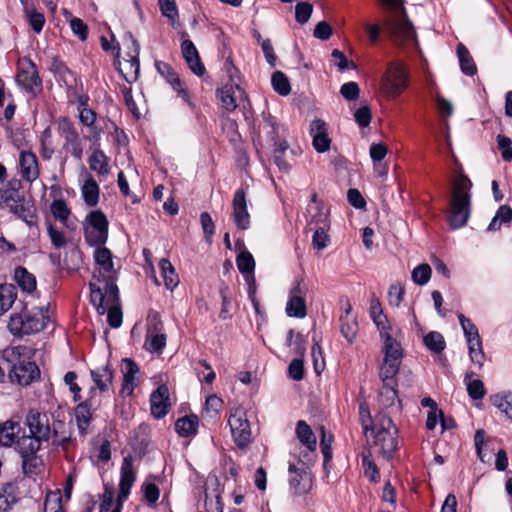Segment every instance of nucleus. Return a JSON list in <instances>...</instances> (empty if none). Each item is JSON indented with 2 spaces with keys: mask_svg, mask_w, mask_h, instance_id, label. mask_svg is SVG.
Segmentation results:
<instances>
[{
  "mask_svg": "<svg viewBox=\"0 0 512 512\" xmlns=\"http://www.w3.org/2000/svg\"><path fill=\"white\" fill-rule=\"evenodd\" d=\"M90 300L100 315L107 314L112 328L122 324V311L119 305L118 288L111 277L100 279L93 275L90 282Z\"/></svg>",
  "mask_w": 512,
  "mask_h": 512,
  "instance_id": "1",
  "label": "nucleus"
},
{
  "mask_svg": "<svg viewBox=\"0 0 512 512\" xmlns=\"http://www.w3.org/2000/svg\"><path fill=\"white\" fill-rule=\"evenodd\" d=\"M472 182L469 177L460 173L452 183L447 222L452 230L465 227L472 212Z\"/></svg>",
  "mask_w": 512,
  "mask_h": 512,
  "instance_id": "2",
  "label": "nucleus"
},
{
  "mask_svg": "<svg viewBox=\"0 0 512 512\" xmlns=\"http://www.w3.org/2000/svg\"><path fill=\"white\" fill-rule=\"evenodd\" d=\"M373 435V443L380 448L383 457L390 460L398 450L399 430L392 418L386 413L375 415V425L370 430Z\"/></svg>",
  "mask_w": 512,
  "mask_h": 512,
  "instance_id": "3",
  "label": "nucleus"
},
{
  "mask_svg": "<svg viewBox=\"0 0 512 512\" xmlns=\"http://www.w3.org/2000/svg\"><path fill=\"white\" fill-rule=\"evenodd\" d=\"M410 76L406 65L401 61H391L380 80V89L388 99L398 98L409 86Z\"/></svg>",
  "mask_w": 512,
  "mask_h": 512,
  "instance_id": "4",
  "label": "nucleus"
},
{
  "mask_svg": "<svg viewBox=\"0 0 512 512\" xmlns=\"http://www.w3.org/2000/svg\"><path fill=\"white\" fill-rule=\"evenodd\" d=\"M50 319L48 308L36 307L22 314H13L8 327L12 334H32L43 330Z\"/></svg>",
  "mask_w": 512,
  "mask_h": 512,
  "instance_id": "5",
  "label": "nucleus"
},
{
  "mask_svg": "<svg viewBox=\"0 0 512 512\" xmlns=\"http://www.w3.org/2000/svg\"><path fill=\"white\" fill-rule=\"evenodd\" d=\"M401 363L402 359H383L380 366L379 378L382 381V388L379 392V401L385 408L392 407L396 400H398V403L401 406V400L398 399V381L396 379L397 374L400 372Z\"/></svg>",
  "mask_w": 512,
  "mask_h": 512,
  "instance_id": "6",
  "label": "nucleus"
},
{
  "mask_svg": "<svg viewBox=\"0 0 512 512\" xmlns=\"http://www.w3.org/2000/svg\"><path fill=\"white\" fill-rule=\"evenodd\" d=\"M27 349L24 347H13L4 351L7 358H18L12 365L9 376L12 382L26 386L39 378L40 371L35 362L30 361L24 355Z\"/></svg>",
  "mask_w": 512,
  "mask_h": 512,
  "instance_id": "7",
  "label": "nucleus"
},
{
  "mask_svg": "<svg viewBox=\"0 0 512 512\" xmlns=\"http://www.w3.org/2000/svg\"><path fill=\"white\" fill-rule=\"evenodd\" d=\"M85 240L90 246H103L108 238V220L100 210L87 214L84 224Z\"/></svg>",
  "mask_w": 512,
  "mask_h": 512,
  "instance_id": "8",
  "label": "nucleus"
},
{
  "mask_svg": "<svg viewBox=\"0 0 512 512\" xmlns=\"http://www.w3.org/2000/svg\"><path fill=\"white\" fill-rule=\"evenodd\" d=\"M16 81L26 92L36 96L42 90V80L39 77L36 65L27 57L17 62Z\"/></svg>",
  "mask_w": 512,
  "mask_h": 512,
  "instance_id": "9",
  "label": "nucleus"
},
{
  "mask_svg": "<svg viewBox=\"0 0 512 512\" xmlns=\"http://www.w3.org/2000/svg\"><path fill=\"white\" fill-rule=\"evenodd\" d=\"M458 319L468 343L470 359L474 364H477L481 367L483 365L485 355L483 352L482 340L479 335L478 328L464 314H459Z\"/></svg>",
  "mask_w": 512,
  "mask_h": 512,
  "instance_id": "10",
  "label": "nucleus"
},
{
  "mask_svg": "<svg viewBox=\"0 0 512 512\" xmlns=\"http://www.w3.org/2000/svg\"><path fill=\"white\" fill-rule=\"evenodd\" d=\"M375 325L377 326L380 337L383 341L382 352L384 354L383 359L387 360H399L403 359V351L401 344L392 336L391 326L386 315H378L374 317Z\"/></svg>",
  "mask_w": 512,
  "mask_h": 512,
  "instance_id": "11",
  "label": "nucleus"
},
{
  "mask_svg": "<svg viewBox=\"0 0 512 512\" xmlns=\"http://www.w3.org/2000/svg\"><path fill=\"white\" fill-rule=\"evenodd\" d=\"M228 424L236 446L240 449L246 448L252 441L246 412L240 408L235 409L230 413Z\"/></svg>",
  "mask_w": 512,
  "mask_h": 512,
  "instance_id": "12",
  "label": "nucleus"
},
{
  "mask_svg": "<svg viewBox=\"0 0 512 512\" xmlns=\"http://www.w3.org/2000/svg\"><path fill=\"white\" fill-rule=\"evenodd\" d=\"M3 206L28 225L36 223L34 206L17 192H10L9 195H6L3 200Z\"/></svg>",
  "mask_w": 512,
  "mask_h": 512,
  "instance_id": "13",
  "label": "nucleus"
},
{
  "mask_svg": "<svg viewBox=\"0 0 512 512\" xmlns=\"http://www.w3.org/2000/svg\"><path fill=\"white\" fill-rule=\"evenodd\" d=\"M97 391L94 388L90 389V396L84 402L80 403L75 408V419L79 434L85 436L89 433V427L92 420V410L99 405L96 398Z\"/></svg>",
  "mask_w": 512,
  "mask_h": 512,
  "instance_id": "14",
  "label": "nucleus"
},
{
  "mask_svg": "<svg viewBox=\"0 0 512 512\" xmlns=\"http://www.w3.org/2000/svg\"><path fill=\"white\" fill-rule=\"evenodd\" d=\"M29 432L37 439L47 442L51 436L49 417L45 412L30 410L25 421Z\"/></svg>",
  "mask_w": 512,
  "mask_h": 512,
  "instance_id": "15",
  "label": "nucleus"
},
{
  "mask_svg": "<svg viewBox=\"0 0 512 512\" xmlns=\"http://www.w3.org/2000/svg\"><path fill=\"white\" fill-rule=\"evenodd\" d=\"M232 218L236 227L240 230H247L250 227V214L247 209L246 191L243 187L238 188L232 200Z\"/></svg>",
  "mask_w": 512,
  "mask_h": 512,
  "instance_id": "16",
  "label": "nucleus"
},
{
  "mask_svg": "<svg viewBox=\"0 0 512 512\" xmlns=\"http://www.w3.org/2000/svg\"><path fill=\"white\" fill-rule=\"evenodd\" d=\"M170 394L166 384H161L150 395L151 414L156 419L165 417L170 410Z\"/></svg>",
  "mask_w": 512,
  "mask_h": 512,
  "instance_id": "17",
  "label": "nucleus"
},
{
  "mask_svg": "<svg viewBox=\"0 0 512 512\" xmlns=\"http://www.w3.org/2000/svg\"><path fill=\"white\" fill-rule=\"evenodd\" d=\"M261 117L262 121L258 126V137H260V132H263L266 141L273 147L277 146L281 142L279 141L280 133L284 130L282 124L269 111H263Z\"/></svg>",
  "mask_w": 512,
  "mask_h": 512,
  "instance_id": "18",
  "label": "nucleus"
},
{
  "mask_svg": "<svg viewBox=\"0 0 512 512\" xmlns=\"http://www.w3.org/2000/svg\"><path fill=\"white\" fill-rule=\"evenodd\" d=\"M19 174L29 182H34L39 177V164L36 155L27 150H21L18 159Z\"/></svg>",
  "mask_w": 512,
  "mask_h": 512,
  "instance_id": "19",
  "label": "nucleus"
},
{
  "mask_svg": "<svg viewBox=\"0 0 512 512\" xmlns=\"http://www.w3.org/2000/svg\"><path fill=\"white\" fill-rule=\"evenodd\" d=\"M181 52L189 69L201 77L206 73V68L201 61L198 50L190 39H184L181 43Z\"/></svg>",
  "mask_w": 512,
  "mask_h": 512,
  "instance_id": "20",
  "label": "nucleus"
},
{
  "mask_svg": "<svg viewBox=\"0 0 512 512\" xmlns=\"http://www.w3.org/2000/svg\"><path fill=\"white\" fill-rule=\"evenodd\" d=\"M310 134L312 136V145L318 153H324L329 150L331 139L328 136L325 121L315 119L310 124Z\"/></svg>",
  "mask_w": 512,
  "mask_h": 512,
  "instance_id": "21",
  "label": "nucleus"
},
{
  "mask_svg": "<svg viewBox=\"0 0 512 512\" xmlns=\"http://www.w3.org/2000/svg\"><path fill=\"white\" fill-rule=\"evenodd\" d=\"M235 90L241 91L240 86L226 84L215 91L218 105L227 112H233L237 108Z\"/></svg>",
  "mask_w": 512,
  "mask_h": 512,
  "instance_id": "22",
  "label": "nucleus"
},
{
  "mask_svg": "<svg viewBox=\"0 0 512 512\" xmlns=\"http://www.w3.org/2000/svg\"><path fill=\"white\" fill-rule=\"evenodd\" d=\"M352 306L347 302L345 312L340 316V332L342 336L349 342L353 343L358 332V322L356 318L351 314Z\"/></svg>",
  "mask_w": 512,
  "mask_h": 512,
  "instance_id": "23",
  "label": "nucleus"
},
{
  "mask_svg": "<svg viewBox=\"0 0 512 512\" xmlns=\"http://www.w3.org/2000/svg\"><path fill=\"white\" fill-rule=\"evenodd\" d=\"M386 28L391 36L402 40H410L415 36L412 23L405 19L403 21H387Z\"/></svg>",
  "mask_w": 512,
  "mask_h": 512,
  "instance_id": "24",
  "label": "nucleus"
},
{
  "mask_svg": "<svg viewBox=\"0 0 512 512\" xmlns=\"http://www.w3.org/2000/svg\"><path fill=\"white\" fill-rule=\"evenodd\" d=\"M89 168L96 172L98 176L105 177L110 172L109 159L99 149H93L88 158Z\"/></svg>",
  "mask_w": 512,
  "mask_h": 512,
  "instance_id": "25",
  "label": "nucleus"
},
{
  "mask_svg": "<svg viewBox=\"0 0 512 512\" xmlns=\"http://www.w3.org/2000/svg\"><path fill=\"white\" fill-rule=\"evenodd\" d=\"M199 420L194 414L179 418L175 422V431L180 437H191L197 434Z\"/></svg>",
  "mask_w": 512,
  "mask_h": 512,
  "instance_id": "26",
  "label": "nucleus"
},
{
  "mask_svg": "<svg viewBox=\"0 0 512 512\" xmlns=\"http://www.w3.org/2000/svg\"><path fill=\"white\" fill-rule=\"evenodd\" d=\"M456 52L462 73L467 76H474L477 73V66L468 48L463 43H458Z\"/></svg>",
  "mask_w": 512,
  "mask_h": 512,
  "instance_id": "27",
  "label": "nucleus"
},
{
  "mask_svg": "<svg viewBox=\"0 0 512 512\" xmlns=\"http://www.w3.org/2000/svg\"><path fill=\"white\" fill-rule=\"evenodd\" d=\"M296 435L299 441L305 445L310 451H315L317 440L311 427L304 421L299 420L296 424Z\"/></svg>",
  "mask_w": 512,
  "mask_h": 512,
  "instance_id": "28",
  "label": "nucleus"
},
{
  "mask_svg": "<svg viewBox=\"0 0 512 512\" xmlns=\"http://www.w3.org/2000/svg\"><path fill=\"white\" fill-rule=\"evenodd\" d=\"M42 442H44V440L37 439V437L31 434L22 437L21 440L17 442V448L24 459V463L40 449Z\"/></svg>",
  "mask_w": 512,
  "mask_h": 512,
  "instance_id": "29",
  "label": "nucleus"
},
{
  "mask_svg": "<svg viewBox=\"0 0 512 512\" xmlns=\"http://www.w3.org/2000/svg\"><path fill=\"white\" fill-rule=\"evenodd\" d=\"M20 431L21 427L16 422L6 421L0 424V444L2 446L10 447L15 443Z\"/></svg>",
  "mask_w": 512,
  "mask_h": 512,
  "instance_id": "30",
  "label": "nucleus"
},
{
  "mask_svg": "<svg viewBox=\"0 0 512 512\" xmlns=\"http://www.w3.org/2000/svg\"><path fill=\"white\" fill-rule=\"evenodd\" d=\"M167 336L162 331L146 332L144 348L151 353L161 354L166 347Z\"/></svg>",
  "mask_w": 512,
  "mask_h": 512,
  "instance_id": "31",
  "label": "nucleus"
},
{
  "mask_svg": "<svg viewBox=\"0 0 512 512\" xmlns=\"http://www.w3.org/2000/svg\"><path fill=\"white\" fill-rule=\"evenodd\" d=\"M17 297V290L12 284H0V316L10 310Z\"/></svg>",
  "mask_w": 512,
  "mask_h": 512,
  "instance_id": "32",
  "label": "nucleus"
},
{
  "mask_svg": "<svg viewBox=\"0 0 512 512\" xmlns=\"http://www.w3.org/2000/svg\"><path fill=\"white\" fill-rule=\"evenodd\" d=\"M159 267L164 279L165 287L172 291L179 284V277L173 265L168 259L162 258L159 261Z\"/></svg>",
  "mask_w": 512,
  "mask_h": 512,
  "instance_id": "33",
  "label": "nucleus"
},
{
  "mask_svg": "<svg viewBox=\"0 0 512 512\" xmlns=\"http://www.w3.org/2000/svg\"><path fill=\"white\" fill-rule=\"evenodd\" d=\"M223 400L215 394L206 398L205 408L202 417L207 421L215 422L219 418V412L222 409Z\"/></svg>",
  "mask_w": 512,
  "mask_h": 512,
  "instance_id": "34",
  "label": "nucleus"
},
{
  "mask_svg": "<svg viewBox=\"0 0 512 512\" xmlns=\"http://www.w3.org/2000/svg\"><path fill=\"white\" fill-rule=\"evenodd\" d=\"M474 375V372L466 373L464 382L466 384L469 397L473 400H481L486 395V389L484 387V383L480 379L471 380V377Z\"/></svg>",
  "mask_w": 512,
  "mask_h": 512,
  "instance_id": "35",
  "label": "nucleus"
},
{
  "mask_svg": "<svg viewBox=\"0 0 512 512\" xmlns=\"http://www.w3.org/2000/svg\"><path fill=\"white\" fill-rule=\"evenodd\" d=\"M128 496V456L123 457L120 479V493L116 502V506L111 512H121L123 501Z\"/></svg>",
  "mask_w": 512,
  "mask_h": 512,
  "instance_id": "36",
  "label": "nucleus"
},
{
  "mask_svg": "<svg viewBox=\"0 0 512 512\" xmlns=\"http://www.w3.org/2000/svg\"><path fill=\"white\" fill-rule=\"evenodd\" d=\"M90 458L97 463H107L111 458L110 442L105 439L94 442Z\"/></svg>",
  "mask_w": 512,
  "mask_h": 512,
  "instance_id": "37",
  "label": "nucleus"
},
{
  "mask_svg": "<svg viewBox=\"0 0 512 512\" xmlns=\"http://www.w3.org/2000/svg\"><path fill=\"white\" fill-rule=\"evenodd\" d=\"M155 67L157 72L171 85L172 88H176L181 84V79L178 73L174 70V68L161 60L155 61Z\"/></svg>",
  "mask_w": 512,
  "mask_h": 512,
  "instance_id": "38",
  "label": "nucleus"
},
{
  "mask_svg": "<svg viewBox=\"0 0 512 512\" xmlns=\"http://www.w3.org/2000/svg\"><path fill=\"white\" fill-rule=\"evenodd\" d=\"M361 463L364 469V476L368 478L371 482H379L380 472L376 463L372 459V454L370 450L362 453Z\"/></svg>",
  "mask_w": 512,
  "mask_h": 512,
  "instance_id": "39",
  "label": "nucleus"
},
{
  "mask_svg": "<svg viewBox=\"0 0 512 512\" xmlns=\"http://www.w3.org/2000/svg\"><path fill=\"white\" fill-rule=\"evenodd\" d=\"M512 221V208L509 205H501L496 211L495 216L492 218L488 225V231H497L501 228L502 224H508Z\"/></svg>",
  "mask_w": 512,
  "mask_h": 512,
  "instance_id": "40",
  "label": "nucleus"
},
{
  "mask_svg": "<svg viewBox=\"0 0 512 512\" xmlns=\"http://www.w3.org/2000/svg\"><path fill=\"white\" fill-rule=\"evenodd\" d=\"M15 280L19 287L26 292H32L36 288V279L25 268L18 267L15 269Z\"/></svg>",
  "mask_w": 512,
  "mask_h": 512,
  "instance_id": "41",
  "label": "nucleus"
},
{
  "mask_svg": "<svg viewBox=\"0 0 512 512\" xmlns=\"http://www.w3.org/2000/svg\"><path fill=\"white\" fill-rule=\"evenodd\" d=\"M286 313L289 317L304 318L307 315L305 298L289 297L286 305Z\"/></svg>",
  "mask_w": 512,
  "mask_h": 512,
  "instance_id": "42",
  "label": "nucleus"
},
{
  "mask_svg": "<svg viewBox=\"0 0 512 512\" xmlns=\"http://www.w3.org/2000/svg\"><path fill=\"white\" fill-rule=\"evenodd\" d=\"M271 85L275 92L281 96H287L291 92V85L288 77L282 71H275L271 77Z\"/></svg>",
  "mask_w": 512,
  "mask_h": 512,
  "instance_id": "43",
  "label": "nucleus"
},
{
  "mask_svg": "<svg viewBox=\"0 0 512 512\" xmlns=\"http://www.w3.org/2000/svg\"><path fill=\"white\" fill-rule=\"evenodd\" d=\"M236 265L243 275L253 274L255 270L253 255L246 249L242 250L236 257Z\"/></svg>",
  "mask_w": 512,
  "mask_h": 512,
  "instance_id": "44",
  "label": "nucleus"
},
{
  "mask_svg": "<svg viewBox=\"0 0 512 512\" xmlns=\"http://www.w3.org/2000/svg\"><path fill=\"white\" fill-rule=\"evenodd\" d=\"M80 190L82 197H92V196H99L100 189L98 186V183L96 180L92 177L90 173L85 171L81 175V185Z\"/></svg>",
  "mask_w": 512,
  "mask_h": 512,
  "instance_id": "45",
  "label": "nucleus"
},
{
  "mask_svg": "<svg viewBox=\"0 0 512 512\" xmlns=\"http://www.w3.org/2000/svg\"><path fill=\"white\" fill-rule=\"evenodd\" d=\"M423 343L434 353H441L446 347L443 335L437 331L427 333L423 338Z\"/></svg>",
  "mask_w": 512,
  "mask_h": 512,
  "instance_id": "46",
  "label": "nucleus"
},
{
  "mask_svg": "<svg viewBox=\"0 0 512 512\" xmlns=\"http://www.w3.org/2000/svg\"><path fill=\"white\" fill-rule=\"evenodd\" d=\"M94 259L104 272H110L113 269L112 255L109 249L103 246H95Z\"/></svg>",
  "mask_w": 512,
  "mask_h": 512,
  "instance_id": "47",
  "label": "nucleus"
},
{
  "mask_svg": "<svg viewBox=\"0 0 512 512\" xmlns=\"http://www.w3.org/2000/svg\"><path fill=\"white\" fill-rule=\"evenodd\" d=\"M491 402L512 420V392L495 394L491 396Z\"/></svg>",
  "mask_w": 512,
  "mask_h": 512,
  "instance_id": "48",
  "label": "nucleus"
},
{
  "mask_svg": "<svg viewBox=\"0 0 512 512\" xmlns=\"http://www.w3.org/2000/svg\"><path fill=\"white\" fill-rule=\"evenodd\" d=\"M91 377L100 391L108 389V385L112 380V373L108 367L98 368L91 371Z\"/></svg>",
  "mask_w": 512,
  "mask_h": 512,
  "instance_id": "49",
  "label": "nucleus"
},
{
  "mask_svg": "<svg viewBox=\"0 0 512 512\" xmlns=\"http://www.w3.org/2000/svg\"><path fill=\"white\" fill-rule=\"evenodd\" d=\"M43 512H64L60 490L47 493L44 501Z\"/></svg>",
  "mask_w": 512,
  "mask_h": 512,
  "instance_id": "50",
  "label": "nucleus"
},
{
  "mask_svg": "<svg viewBox=\"0 0 512 512\" xmlns=\"http://www.w3.org/2000/svg\"><path fill=\"white\" fill-rule=\"evenodd\" d=\"M288 147L286 140H282L277 146H274L273 162L277 165L279 170L283 172H288L290 170V165L284 159V154Z\"/></svg>",
  "mask_w": 512,
  "mask_h": 512,
  "instance_id": "51",
  "label": "nucleus"
},
{
  "mask_svg": "<svg viewBox=\"0 0 512 512\" xmlns=\"http://www.w3.org/2000/svg\"><path fill=\"white\" fill-rule=\"evenodd\" d=\"M359 421L364 433L372 430L375 425V418H372L369 405L366 401L359 403Z\"/></svg>",
  "mask_w": 512,
  "mask_h": 512,
  "instance_id": "52",
  "label": "nucleus"
},
{
  "mask_svg": "<svg viewBox=\"0 0 512 512\" xmlns=\"http://www.w3.org/2000/svg\"><path fill=\"white\" fill-rule=\"evenodd\" d=\"M79 120L83 125L92 128L93 135L90 136V139L97 140L99 138V132L96 131L95 128H93V124L96 120V113L90 108L83 106L79 109Z\"/></svg>",
  "mask_w": 512,
  "mask_h": 512,
  "instance_id": "53",
  "label": "nucleus"
},
{
  "mask_svg": "<svg viewBox=\"0 0 512 512\" xmlns=\"http://www.w3.org/2000/svg\"><path fill=\"white\" fill-rule=\"evenodd\" d=\"M306 341L301 333L294 332L293 329H290L287 333V345L293 346L294 351L299 356H304L306 351Z\"/></svg>",
  "mask_w": 512,
  "mask_h": 512,
  "instance_id": "54",
  "label": "nucleus"
},
{
  "mask_svg": "<svg viewBox=\"0 0 512 512\" xmlns=\"http://www.w3.org/2000/svg\"><path fill=\"white\" fill-rule=\"evenodd\" d=\"M51 213L52 215L61 221L64 225L67 226L68 217L70 215V210L66 204V202L62 199L54 200L51 204Z\"/></svg>",
  "mask_w": 512,
  "mask_h": 512,
  "instance_id": "55",
  "label": "nucleus"
},
{
  "mask_svg": "<svg viewBox=\"0 0 512 512\" xmlns=\"http://www.w3.org/2000/svg\"><path fill=\"white\" fill-rule=\"evenodd\" d=\"M24 11L32 30L35 33L39 34L42 31L45 24L44 15L28 7H25Z\"/></svg>",
  "mask_w": 512,
  "mask_h": 512,
  "instance_id": "56",
  "label": "nucleus"
},
{
  "mask_svg": "<svg viewBox=\"0 0 512 512\" xmlns=\"http://www.w3.org/2000/svg\"><path fill=\"white\" fill-rule=\"evenodd\" d=\"M200 223L203 229L204 239L207 243L213 242V236L215 234V223L211 215L204 211L200 214Z\"/></svg>",
  "mask_w": 512,
  "mask_h": 512,
  "instance_id": "57",
  "label": "nucleus"
},
{
  "mask_svg": "<svg viewBox=\"0 0 512 512\" xmlns=\"http://www.w3.org/2000/svg\"><path fill=\"white\" fill-rule=\"evenodd\" d=\"M313 346L311 349V354L313 358V367L316 374H320L324 369V357L322 348L320 345V341L316 339V336L312 338Z\"/></svg>",
  "mask_w": 512,
  "mask_h": 512,
  "instance_id": "58",
  "label": "nucleus"
},
{
  "mask_svg": "<svg viewBox=\"0 0 512 512\" xmlns=\"http://www.w3.org/2000/svg\"><path fill=\"white\" fill-rule=\"evenodd\" d=\"M330 224H323L321 227L313 228L311 227V230H314V234L312 237V243L313 246L317 249H323L327 246V243L329 241V237L327 235V230L329 229Z\"/></svg>",
  "mask_w": 512,
  "mask_h": 512,
  "instance_id": "59",
  "label": "nucleus"
},
{
  "mask_svg": "<svg viewBox=\"0 0 512 512\" xmlns=\"http://www.w3.org/2000/svg\"><path fill=\"white\" fill-rule=\"evenodd\" d=\"M59 130L61 135L64 137L66 144L73 141L75 142V140L79 138L73 123L67 118L60 119Z\"/></svg>",
  "mask_w": 512,
  "mask_h": 512,
  "instance_id": "60",
  "label": "nucleus"
},
{
  "mask_svg": "<svg viewBox=\"0 0 512 512\" xmlns=\"http://www.w3.org/2000/svg\"><path fill=\"white\" fill-rule=\"evenodd\" d=\"M431 267L428 264H420L412 271V279L418 285H425L431 277Z\"/></svg>",
  "mask_w": 512,
  "mask_h": 512,
  "instance_id": "61",
  "label": "nucleus"
},
{
  "mask_svg": "<svg viewBox=\"0 0 512 512\" xmlns=\"http://www.w3.org/2000/svg\"><path fill=\"white\" fill-rule=\"evenodd\" d=\"M498 148L501 151L502 159L506 162L512 160V140L506 135H497Z\"/></svg>",
  "mask_w": 512,
  "mask_h": 512,
  "instance_id": "62",
  "label": "nucleus"
},
{
  "mask_svg": "<svg viewBox=\"0 0 512 512\" xmlns=\"http://www.w3.org/2000/svg\"><path fill=\"white\" fill-rule=\"evenodd\" d=\"M304 361L301 358L293 359L288 366V376L294 381H301L304 378Z\"/></svg>",
  "mask_w": 512,
  "mask_h": 512,
  "instance_id": "63",
  "label": "nucleus"
},
{
  "mask_svg": "<svg viewBox=\"0 0 512 512\" xmlns=\"http://www.w3.org/2000/svg\"><path fill=\"white\" fill-rule=\"evenodd\" d=\"M313 12V5L308 2H300L295 7V19L298 23L308 22Z\"/></svg>",
  "mask_w": 512,
  "mask_h": 512,
  "instance_id": "64",
  "label": "nucleus"
}]
</instances>
